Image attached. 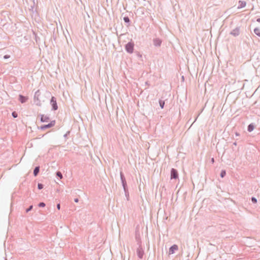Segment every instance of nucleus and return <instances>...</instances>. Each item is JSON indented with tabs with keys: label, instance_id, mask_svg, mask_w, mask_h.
Wrapping results in <instances>:
<instances>
[{
	"label": "nucleus",
	"instance_id": "obj_26",
	"mask_svg": "<svg viewBox=\"0 0 260 260\" xmlns=\"http://www.w3.org/2000/svg\"><path fill=\"white\" fill-rule=\"evenodd\" d=\"M139 257L141 258L142 257V255H139Z\"/></svg>",
	"mask_w": 260,
	"mask_h": 260
},
{
	"label": "nucleus",
	"instance_id": "obj_17",
	"mask_svg": "<svg viewBox=\"0 0 260 260\" xmlns=\"http://www.w3.org/2000/svg\"><path fill=\"white\" fill-rule=\"evenodd\" d=\"M38 188L39 189H42L43 187V185L42 184H40V183L38 184Z\"/></svg>",
	"mask_w": 260,
	"mask_h": 260
},
{
	"label": "nucleus",
	"instance_id": "obj_8",
	"mask_svg": "<svg viewBox=\"0 0 260 260\" xmlns=\"http://www.w3.org/2000/svg\"><path fill=\"white\" fill-rule=\"evenodd\" d=\"M254 31L256 35L260 37V28H255Z\"/></svg>",
	"mask_w": 260,
	"mask_h": 260
},
{
	"label": "nucleus",
	"instance_id": "obj_23",
	"mask_svg": "<svg viewBox=\"0 0 260 260\" xmlns=\"http://www.w3.org/2000/svg\"><path fill=\"white\" fill-rule=\"evenodd\" d=\"M75 202L77 203L78 202V199H75Z\"/></svg>",
	"mask_w": 260,
	"mask_h": 260
},
{
	"label": "nucleus",
	"instance_id": "obj_3",
	"mask_svg": "<svg viewBox=\"0 0 260 260\" xmlns=\"http://www.w3.org/2000/svg\"><path fill=\"white\" fill-rule=\"evenodd\" d=\"M178 177V174L177 171L175 169H172L171 172V178L177 179Z\"/></svg>",
	"mask_w": 260,
	"mask_h": 260
},
{
	"label": "nucleus",
	"instance_id": "obj_13",
	"mask_svg": "<svg viewBox=\"0 0 260 260\" xmlns=\"http://www.w3.org/2000/svg\"><path fill=\"white\" fill-rule=\"evenodd\" d=\"M154 43L155 45H160L161 41L159 40H156L154 41Z\"/></svg>",
	"mask_w": 260,
	"mask_h": 260
},
{
	"label": "nucleus",
	"instance_id": "obj_4",
	"mask_svg": "<svg viewBox=\"0 0 260 260\" xmlns=\"http://www.w3.org/2000/svg\"><path fill=\"white\" fill-rule=\"evenodd\" d=\"M178 250V246L177 245H173L169 249V254H173L175 251Z\"/></svg>",
	"mask_w": 260,
	"mask_h": 260
},
{
	"label": "nucleus",
	"instance_id": "obj_15",
	"mask_svg": "<svg viewBox=\"0 0 260 260\" xmlns=\"http://www.w3.org/2000/svg\"><path fill=\"white\" fill-rule=\"evenodd\" d=\"M225 171H222L220 173V176L223 178L225 175Z\"/></svg>",
	"mask_w": 260,
	"mask_h": 260
},
{
	"label": "nucleus",
	"instance_id": "obj_19",
	"mask_svg": "<svg viewBox=\"0 0 260 260\" xmlns=\"http://www.w3.org/2000/svg\"><path fill=\"white\" fill-rule=\"evenodd\" d=\"M12 115L14 118H16L17 117V114L15 112H14L12 113Z\"/></svg>",
	"mask_w": 260,
	"mask_h": 260
},
{
	"label": "nucleus",
	"instance_id": "obj_20",
	"mask_svg": "<svg viewBox=\"0 0 260 260\" xmlns=\"http://www.w3.org/2000/svg\"><path fill=\"white\" fill-rule=\"evenodd\" d=\"M32 208V206H30L29 208L26 209V212H29L30 210H31Z\"/></svg>",
	"mask_w": 260,
	"mask_h": 260
},
{
	"label": "nucleus",
	"instance_id": "obj_2",
	"mask_svg": "<svg viewBox=\"0 0 260 260\" xmlns=\"http://www.w3.org/2000/svg\"><path fill=\"white\" fill-rule=\"evenodd\" d=\"M55 120L51 121L49 124L41 126L40 127V129L43 130V129H45L47 128L51 127L55 125Z\"/></svg>",
	"mask_w": 260,
	"mask_h": 260
},
{
	"label": "nucleus",
	"instance_id": "obj_7",
	"mask_svg": "<svg viewBox=\"0 0 260 260\" xmlns=\"http://www.w3.org/2000/svg\"><path fill=\"white\" fill-rule=\"evenodd\" d=\"M27 100L26 97L23 96L22 95H19V100L22 103L25 102Z\"/></svg>",
	"mask_w": 260,
	"mask_h": 260
},
{
	"label": "nucleus",
	"instance_id": "obj_16",
	"mask_svg": "<svg viewBox=\"0 0 260 260\" xmlns=\"http://www.w3.org/2000/svg\"><path fill=\"white\" fill-rule=\"evenodd\" d=\"M123 19H124V21L125 22H129V18L127 17H124Z\"/></svg>",
	"mask_w": 260,
	"mask_h": 260
},
{
	"label": "nucleus",
	"instance_id": "obj_5",
	"mask_svg": "<svg viewBox=\"0 0 260 260\" xmlns=\"http://www.w3.org/2000/svg\"><path fill=\"white\" fill-rule=\"evenodd\" d=\"M51 103H52L53 108L54 110H56L57 109V105L56 102V100H55L54 97H52Z\"/></svg>",
	"mask_w": 260,
	"mask_h": 260
},
{
	"label": "nucleus",
	"instance_id": "obj_9",
	"mask_svg": "<svg viewBox=\"0 0 260 260\" xmlns=\"http://www.w3.org/2000/svg\"><path fill=\"white\" fill-rule=\"evenodd\" d=\"M39 172V167H36V168L35 169V170H34V175H35V176H36L38 175V174Z\"/></svg>",
	"mask_w": 260,
	"mask_h": 260
},
{
	"label": "nucleus",
	"instance_id": "obj_11",
	"mask_svg": "<svg viewBox=\"0 0 260 260\" xmlns=\"http://www.w3.org/2000/svg\"><path fill=\"white\" fill-rule=\"evenodd\" d=\"M239 3H240V6L241 8L244 7H245L246 6V3L245 2L240 1Z\"/></svg>",
	"mask_w": 260,
	"mask_h": 260
},
{
	"label": "nucleus",
	"instance_id": "obj_22",
	"mask_svg": "<svg viewBox=\"0 0 260 260\" xmlns=\"http://www.w3.org/2000/svg\"><path fill=\"white\" fill-rule=\"evenodd\" d=\"M57 208L58 209V210H59L60 208V204H58L57 205Z\"/></svg>",
	"mask_w": 260,
	"mask_h": 260
},
{
	"label": "nucleus",
	"instance_id": "obj_25",
	"mask_svg": "<svg viewBox=\"0 0 260 260\" xmlns=\"http://www.w3.org/2000/svg\"><path fill=\"white\" fill-rule=\"evenodd\" d=\"M257 21L260 22V18H258L257 19Z\"/></svg>",
	"mask_w": 260,
	"mask_h": 260
},
{
	"label": "nucleus",
	"instance_id": "obj_1",
	"mask_svg": "<svg viewBox=\"0 0 260 260\" xmlns=\"http://www.w3.org/2000/svg\"><path fill=\"white\" fill-rule=\"evenodd\" d=\"M134 44L132 42H129L125 45V49L127 52L132 53L134 51Z\"/></svg>",
	"mask_w": 260,
	"mask_h": 260
},
{
	"label": "nucleus",
	"instance_id": "obj_18",
	"mask_svg": "<svg viewBox=\"0 0 260 260\" xmlns=\"http://www.w3.org/2000/svg\"><path fill=\"white\" fill-rule=\"evenodd\" d=\"M39 206L40 207H45V203H40L39 204Z\"/></svg>",
	"mask_w": 260,
	"mask_h": 260
},
{
	"label": "nucleus",
	"instance_id": "obj_21",
	"mask_svg": "<svg viewBox=\"0 0 260 260\" xmlns=\"http://www.w3.org/2000/svg\"><path fill=\"white\" fill-rule=\"evenodd\" d=\"M252 201L254 203H256L257 202V200L255 198H252Z\"/></svg>",
	"mask_w": 260,
	"mask_h": 260
},
{
	"label": "nucleus",
	"instance_id": "obj_6",
	"mask_svg": "<svg viewBox=\"0 0 260 260\" xmlns=\"http://www.w3.org/2000/svg\"><path fill=\"white\" fill-rule=\"evenodd\" d=\"M49 120V118L45 115H42L41 116V121L43 122H48Z\"/></svg>",
	"mask_w": 260,
	"mask_h": 260
},
{
	"label": "nucleus",
	"instance_id": "obj_24",
	"mask_svg": "<svg viewBox=\"0 0 260 260\" xmlns=\"http://www.w3.org/2000/svg\"><path fill=\"white\" fill-rule=\"evenodd\" d=\"M211 161H212V163H213L214 162V160L213 158H212Z\"/></svg>",
	"mask_w": 260,
	"mask_h": 260
},
{
	"label": "nucleus",
	"instance_id": "obj_12",
	"mask_svg": "<svg viewBox=\"0 0 260 260\" xmlns=\"http://www.w3.org/2000/svg\"><path fill=\"white\" fill-rule=\"evenodd\" d=\"M159 105H160V106L161 107V108L162 109L164 107V105H165V102L164 101H159Z\"/></svg>",
	"mask_w": 260,
	"mask_h": 260
},
{
	"label": "nucleus",
	"instance_id": "obj_10",
	"mask_svg": "<svg viewBox=\"0 0 260 260\" xmlns=\"http://www.w3.org/2000/svg\"><path fill=\"white\" fill-rule=\"evenodd\" d=\"M254 127L253 125H252V124H250L248 126V131L250 132L254 129Z\"/></svg>",
	"mask_w": 260,
	"mask_h": 260
},
{
	"label": "nucleus",
	"instance_id": "obj_14",
	"mask_svg": "<svg viewBox=\"0 0 260 260\" xmlns=\"http://www.w3.org/2000/svg\"><path fill=\"white\" fill-rule=\"evenodd\" d=\"M56 175L58 177H59L60 178V179H62V175L61 173L60 172H57L56 173Z\"/></svg>",
	"mask_w": 260,
	"mask_h": 260
}]
</instances>
